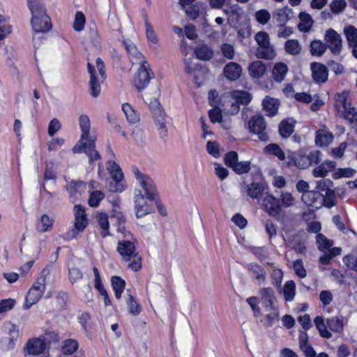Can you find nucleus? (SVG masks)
Returning a JSON list of instances; mask_svg holds the SVG:
<instances>
[{
	"label": "nucleus",
	"instance_id": "obj_59",
	"mask_svg": "<svg viewBox=\"0 0 357 357\" xmlns=\"http://www.w3.org/2000/svg\"><path fill=\"white\" fill-rule=\"evenodd\" d=\"M17 341L10 339L8 337H2L0 339V349L3 351L13 350L16 346Z\"/></svg>",
	"mask_w": 357,
	"mask_h": 357
},
{
	"label": "nucleus",
	"instance_id": "obj_21",
	"mask_svg": "<svg viewBox=\"0 0 357 357\" xmlns=\"http://www.w3.org/2000/svg\"><path fill=\"white\" fill-rule=\"evenodd\" d=\"M280 102L273 98L266 96L262 101L263 109L268 116H274L277 114Z\"/></svg>",
	"mask_w": 357,
	"mask_h": 357
},
{
	"label": "nucleus",
	"instance_id": "obj_62",
	"mask_svg": "<svg viewBox=\"0 0 357 357\" xmlns=\"http://www.w3.org/2000/svg\"><path fill=\"white\" fill-rule=\"evenodd\" d=\"M91 320V315L87 312H82L78 317V321L86 333H88L90 329Z\"/></svg>",
	"mask_w": 357,
	"mask_h": 357
},
{
	"label": "nucleus",
	"instance_id": "obj_48",
	"mask_svg": "<svg viewBox=\"0 0 357 357\" xmlns=\"http://www.w3.org/2000/svg\"><path fill=\"white\" fill-rule=\"evenodd\" d=\"M301 22L298 24V29L300 31L303 32H308L312 26L313 20L311 16L307 13L300 14Z\"/></svg>",
	"mask_w": 357,
	"mask_h": 357
},
{
	"label": "nucleus",
	"instance_id": "obj_13",
	"mask_svg": "<svg viewBox=\"0 0 357 357\" xmlns=\"http://www.w3.org/2000/svg\"><path fill=\"white\" fill-rule=\"evenodd\" d=\"M153 77V73L149 66L144 61L138 70L137 76L134 79V85L139 91H141L147 86Z\"/></svg>",
	"mask_w": 357,
	"mask_h": 357
},
{
	"label": "nucleus",
	"instance_id": "obj_14",
	"mask_svg": "<svg viewBox=\"0 0 357 357\" xmlns=\"http://www.w3.org/2000/svg\"><path fill=\"white\" fill-rule=\"evenodd\" d=\"M333 183L330 179L323 178L317 182V188L324 194L326 200V207L331 208L335 205V191L331 188Z\"/></svg>",
	"mask_w": 357,
	"mask_h": 357
},
{
	"label": "nucleus",
	"instance_id": "obj_17",
	"mask_svg": "<svg viewBox=\"0 0 357 357\" xmlns=\"http://www.w3.org/2000/svg\"><path fill=\"white\" fill-rule=\"evenodd\" d=\"M88 225L87 218H75L73 227L62 235L66 241L76 238L79 233L84 231Z\"/></svg>",
	"mask_w": 357,
	"mask_h": 357
},
{
	"label": "nucleus",
	"instance_id": "obj_60",
	"mask_svg": "<svg viewBox=\"0 0 357 357\" xmlns=\"http://www.w3.org/2000/svg\"><path fill=\"white\" fill-rule=\"evenodd\" d=\"M344 118L349 122L353 123L357 121V109L355 107H351V105L343 109Z\"/></svg>",
	"mask_w": 357,
	"mask_h": 357
},
{
	"label": "nucleus",
	"instance_id": "obj_22",
	"mask_svg": "<svg viewBox=\"0 0 357 357\" xmlns=\"http://www.w3.org/2000/svg\"><path fill=\"white\" fill-rule=\"evenodd\" d=\"M296 121L292 118L282 120L278 126L280 135L282 138H288L294 132Z\"/></svg>",
	"mask_w": 357,
	"mask_h": 357
},
{
	"label": "nucleus",
	"instance_id": "obj_20",
	"mask_svg": "<svg viewBox=\"0 0 357 357\" xmlns=\"http://www.w3.org/2000/svg\"><path fill=\"white\" fill-rule=\"evenodd\" d=\"M249 274L255 278L259 284L266 281V271L264 267L257 263H250L246 266Z\"/></svg>",
	"mask_w": 357,
	"mask_h": 357
},
{
	"label": "nucleus",
	"instance_id": "obj_53",
	"mask_svg": "<svg viewBox=\"0 0 357 357\" xmlns=\"http://www.w3.org/2000/svg\"><path fill=\"white\" fill-rule=\"evenodd\" d=\"M105 198V194L100 190H95L89 194V205L91 207L98 206L100 202Z\"/></svg>",
	"mask_w": 357,
	"mask_h": 357
},
{
	"label": "nucleus",
	"instance_id": "obj_23",
	"mask_svg": "<svg viewBox=\"0 0 357 357\" xmlns=\"http://www.w3.org/2000/svg\"><path fill=\"white\" fill-rule=\"evenodd\" d=\"M241 66L234 62L227 63L223 70L225 77L231 81L238 79L241 77Z\"/></svg>",
	"mask_w": 357,
	"mask_h": 357
},
{
	"label": "nucleus",
	"instance_id": "obj_47",
	"mask_svg": "<svg viewBox=\"0 0 357 357\" xmlns=\"http://www.w3.org/2000/svg\"><path fill=\"white\" fill-rule=\"evenodd\" d=\"M314 322L321 337L325 338L331 337V333L327 330V327L324 323V319L322 316H317L314 318Z\"/></svg>",
	"mask_w": 357,
	"mask_h": 357
},
{
	"label": "nucleus",
	"instance_id": "obj_18",
	"mask_svg": "<svg viewBox=\"0 0 357 357\" xmlns=\"http://www.w3.org/2000/svg\"><path fill=\"white\" fill-rule=\"evenodd\" d=\"M313 80L318 84H323L328 79V71L326 66L318 62L310 63Z\"/></svg>",
	"mask_w": 357,
	"mask_h": 357
},
{
	"label": "nucleus",
	"instance_id": "obj_11",
	"mask_svg": "<svg viewBox=\"0 0 357 357\" xmlns=\"http://www.w3.org/2000/svg\"><path fill=\"white\" fill-rule=\"evenodd\" d=\"M149 108L151 111L155 124L158 126V134L162 139H165L167 136V128L165 125V114L161 109L160 102L154 99L151 101Z\"/></svg>",
	"mask_w": 357,
	"mask_h": 357
},
{
	"label": "nucleus",
	"instance_id": "obj_44",
	"mask_svg": "<svg viewBox=\"0 0 357 357\" xmlns=\"http://www.w3.org/2000/svg\"><path fill=\"white\" fill-rule=\"evenodd\" d=\"M283 294L286 301L291 302L294 300L296 294V285L294 281L289 280L285 282Z\"/></svg>",
	"mask_w": 357,
	"mask_h": 357
},
{
	"label": "nucleus",
	"instance_id": "obj_29",
	"mask_svg": "<svg viewBox=\"0 0 357 357\" xmlns=\"http://www.w3.org/2000/svg\"><path fill=\"white\" fill-rule=\"evenodd\" d=\"M292 13V10L288 7H284L277 9L273 14V19L279 25H285L289 20V14Z\"/></svg>",
	"mask_w": 357,
	"mask_h": 357
},
{
	"label": "nucleus",
	"instance_id": "obj_51",
	"mask_svg": "<svg viewBox=\"0 0 357 357\" xmlns=\"http://www.w3.org/2000/svg\"><path fill=\"white\" fill-rule=\"evenodd\" d=\"M351 105V100L347 91H343L340 94H336V110L340 111L341 109L346 108Z\"/></svg>",
	"mask_w": 357,
	"mask_h": 357
},
{
	"label": "nucleus",
	"instance_id": "obj_58",
	"mask_svg": "<svg viewBox=\"0 0 357 357\" xmlns=\"http://www.w3.org/2000/svg\"><path fill=\"white\" fill-rule=\"evenodd\" d=\"M251 163L250 161L238 162L232 168L237 174H243L248 173L251 169Z\"/></svg>",
	"mask_w": 357,
	"mask_h": 357
},
{
	"label": "nucleus",
	"instance_id": "obj_55",
	"mask_svg": "<svg viewBox=\"0 0 357 357\" xmlns=\"http://www.w3.org/2000/svg\"><path fill=\"white\" fill-rule=\"evenodd\" d=\"M86 23L84 15L81 11L75 13V20L73 22V29L76 31H81L84 29Z\"/></svg>",
	"mask_w": 357,
	"mask_h": 357
},
{
	"label": "nucleus",
	"instance_id": "obj_12",
	"mask_svg": "<svg viewBox=\"0 0 357 357\" xmlns=\"http://www.w3.org/2000/svg\"><path fill=\"white\" fill-rule=\"evenodd\" d=\"M259 202L263 209L270 216L275 218L277 220H280L282 210L279 199L271 194L266 193Z\"/></svg>",
	"mask_w": 357,
	"mask_h": 357
},
{
	"label": "nucleus",
	"instance_id": "obj_25",
	"mask_svg": "<svg viewBox=\"0 0 357 357\" xmlns=\"http://www.w3.org/2000/svg\"><path fill=\"white\" fill-rule=\"evenodd\" d=\"M267 71L266 66L261 61L251 63L248 67V72L252 78L259 79L264 75Z\"/></svg>",
	"mask_w": 357,
	"mask_h": 357
},
{
	"label": "nucleus",
	"instance_id": "obj_34",
	"mask_svg": "<svg viewBox=\"0 0 357 357\" xmlns=\"http://www.w3.org/2000/svg\"><path fill=\"white\" fill-rule=\"evenodd\" d=\"M54 219L46 214H43L36 225V229L38 232L43 233L50 231L53 226Z\"/></svg>",
	"mask_w": 357,
	"mask_h": 357
},
{
	"label": "nucleus",
	"instance_id": "obj_41",
	"mask_svg": "<svg viewBox=\"0 0 357 357\" xmlns=\"http://www.w3.org/2000/svg\"><path fill=\"white\" fill-rule=\"evenodd\" d=\"M197 58L200 60L208 61L213 56V50L207 45L197 46L195 50Z\"/></svg>",
	"mask_w": 357,
	"mask_h": 357
},
{
	"label": "nucleus",
	"instance_id": "obj_32",
	"mask_svg": "<svg viewBox=\"0 0 357 357\" xmlns=\"http://www.w3.org/2000/svg\"><path fill=\"white\" fill-rule=\"evenodd\" d=\"M335 168V162L329 160H326L318 167H315L313 170V176L314 177L324 178L327 175L329 172L333 171Z\"/></svg>",
	"mask_w": 357,
	"mask_h": 357
},
{
	"label": "nucleus",
	"instance_id": "obj_61",
	"mask_svg": "<svg viewBox=\"0 0 357 357\" xmlns=\"http://www.w3.org/2000/svg\"><path fill=\"white\" fill-rule=\"evenodd\" d=\"M280 202L281 207L289 208L294 205L295 199L290 192H282L280 195Z\"/></svg>",
	"mask_w": 357,
	"mask_h": 357
},
{
	"label": "nucleus",
	"instance_id": "obj_9",
	"mask_svg": "<svg viewBox=\"0 0 357 357\" xmlns=\"http://www.w3.org/2000/svg\"><path fill=\"white\" fill-rule=\"evenodd\" d=\"M266 129V122L261 115H255L248 121L249 132L257 135L258 139L261 142H266L269 141V135Z\"/></svg>",
	"mask_w": 357,
	"mask_h": 357
},
{
	"label": "nucleus",
	"instance_id": "obj_16",
	"mask_svg": "<svg viewBox=\"0 0 357 357\" xmlns=\"http://www.w3.org/2000/svg\"><path fill=\"white\" fill-rule=\"evenodd\" d=\"M135 195V215L137 218H140L150 213L151 210L146 202V197L140 190H137Z\"/></svg>",
	"mask_w": 357,
	"mask_h": 357
},
{
	"label": "nucleus",
	"instance_id": "obj_3",
	"mask_svg": "<svg viewBox=\"0 0 357 357\" xmlns=\"http://www.w3.org/2000/svg\"><path fill=\"white\" fill-rule=\"evenodd\" d=\"M88 73L90 75L89 82V92L93 98H98L100 95L102 84L106 79V72L103 61L97 58L96 68L91 63H87Z\"/></svg>",
	"mask_w": 357,
	"mask_h": 357
},
{
	"label": "nucleus",
	"instance_id": "obj_6",
	"mask_svg": "<svg viewBox=\"0 0 357 357\" xmlns=\"http://www.w3.org/2000/svg\"><path fill=\"white\" fill-rule=\"evenodd\" d=\"M301 199L305 205L312 208L303 213L302 216L305 220L307 219V216H309V218L313 217L314 210L320 208L322 206H326V200L324 197V193L319 191L310 190L305 192L303 193Z\"/></svg>",
	"mask_w": 357,
	"mask_h": 357
},
{
	"label": "nucleus",
	"instance_id": "obj_31",
	"mask_svg": "<svg viewBox=\"0 0 357 357\" xmlns=\"http://www.w3.org/2000/svg\"><path fill=\"white\" fill-rule=\"evenodd\" d=\"M288 72V67L284 63H277L274 65L272 75L274 80L276 82H281L284 79V77Z\"/></svg>",
	"mask_w": 357,
	"mask_h": 357
},
{
	"label": "nucleus",
	"instance_id": "obj_38",
	"mask_svg": "<svg viewBox=\"0 0 357 357\" xmlns=\"http://www.w3.org/2000/svg\"><path fill=\"white\" fill-rule=\"evenodd\" d=\"M3 332L6 337H10V339L15 341H17L20 337L18 326L10 321H8L3 324Z\"/></svg>",
	"mask_w": 357,
	"mask_h": 357
},
{
	"label": "nucleus",
	"instance_id": "obj_5",
	"mask_svg": "<svg viewBox=\"0 0 357 357\" xmlns=\"http://www.w3.org/2000/svg\"><path fill=\"white\" fill-rule=\"evenodd\" d=\"M107 155L109 158L107 162V170L110 174L112 181L115 183L114 185H110L109 190L112 192H122L124 190L122 183L123 178V174L120 168V166L116 162L112 160L115 158V154L112 151L110 144L107 146Z\"/></svg>",
	"mask_w": 357,
	"mask_h": 357
},
{
	"label": "nucleus",
	"instance_id": "obj_19",
	"mask_svg": "<svg viewBox=\"0 0 357 357\" xmlns=\"http://www.w3.org/2000/svg\"><path fill=\"white\" fill-rule=\"evenodd\" d=\"M333 134L326 126L317 130L315 132V143L318 146H327L333 142Z\"/></svg>",
	"mask_w": 357,
	"mask_h": 357
},
{
	"label": "nucleus",
	"instance_id": "obj_28",
	"mask_svg": "<svg viewBox=\"0 0 357 357\" xmlns=\"http://www.w3.org/2000/svg\"><path fill=\"white\" fill-rule=\"evenodd\" d=\"M126 296V304L129 313L134 316L139 315L142 311V307L135 298L132 295L130 289H127Z\"/></svg>",
	"mask_w": 357,
	"mask_h": 357
},
{
	"label": "nucleus",
	"instance_id": "obj_8",
	"mask_svg": "<svg viewBox=\"0 0 357 357\" xmlns=\"http://www.w3.org/2000/svg\"><path fill=\"white\" fill-rule=\"evenodd\" d=\"M316 243L318 249L324 252L319 257V262L322 265L329 264L331 260L335 257V248L333 247V241L328 239L322 234H318L316 236Z\"/></svg>",
	"mask_w": 357,
	"mask_h": 357
},
{
	"label": "nucleus",
	"instance_id": "obj_35",
	"mask_svg": "<svg viewBox=\"0 0 357 357\" xmlns=\"http://www.w3.org/2000/svg\"><path fill=\"white\" fill-rule=\"evenodd\" d=\"M264 190L265 185L264 183L253 182L248 185L247 192L250 197L259 199L262 196Z\"/></svg>",
	"mask_w": 357,
	"mask_h": 357
},
{
	"label": "nucleus",
	"instance_id": "obj_56",
	"mask_svg": "<svg viewBox=\"0 0 357 357\" xmlns=\"http://www.w3.org/2000/svg\"><path fill=\"white\" fill-rule=\"evenodd\" d=\"M12 31V26L6 22L4 16L0 14V41L6 38Z\"/></svg>",
	"mask_w": 357,
	"mask_h": 357
},
{
	"label": "nucleus",
	"instance_id": "obj_45",
	"mask_svg": "<svg viewBox=\"0 0 357 357\" xmlns=\"http://www.w3.org/2000/svg\"><path fill=\"white\" fill-rule=\"evenodd\" d=\"M143 19L146 27V34L148 40L153 44L158 43V37L155 33L149 21L148 15L145 12H143Z\"/></svg>",
	"mask_w": 357,
	"mask_h": 357
},
{
	"label": "nucleus",
	"instance_id": "obj_40",
	"mask_svg": "<svg viewBox=\"0 0 357 357\" xmlns=\"http://www.w3.org/2000/svg\"><path fill=\"white\" fill-rule=\"evenodd\" d=\"M286 52L292 56H297L301 52L302 47L298 40L289 39L284 43Z\"/></svg>",
	"mask_w": 357,
	"mask_h": 357
},
{
	"label": "nucleus",
	"instance_id": "obj_2",
	"mask_svg": "<svg viewBox=\"0 0 357 357\" xmlns=\"http://www.w3.org/2000/svg\"><path fill=\"white\" fill-rule=\"evenodd\" d=\"M28 8L31 13V24L36 33H45L52 29L50 17L42 0H26Z\"/></svg>",
	"mask_w": 357,
	"mask_h": 357
},
{
	"label": "nucleus",
	"instance_id": "obj_15",
	"mask_svg": "<svg viewBox=\"0 0 357 357\" xmlns=\"http://www.w3.org/2000/svg\"><path fill=\"white\" fill-rule=\"evenodd\" d=\"M288 166H295L299 169H305L309 167L307 154L303 151L287 152Z\"/></svg>",
	"mask_w": 357,
	"mask_h": 357
},
{
	"label": "nucleus",
	"instance_id": "obj_26",
	"mask_svg": "<svg viewBox=\"0 0 357 357\" xmlns=\"http://www.w3.org/2000/svg\"><path fill=\"white\" fill-rule=\"evenodd\" d=\"M79 124L82 131V135L79 139V143H82L84 140L89 141V131L91 129V122L87 115L82 114L79 118Z\"/></svg>",
	"mask_w": 357,
	"mask_h": 357
},
{
	"label": "nucleus",
	"instance_id": "obj_64",
	"mask_svg": "<svg viewBox=\"0 0 357 357\" xmlns=\"http://www.w3.org/2000/svg\"><path fill=\"white\" fill-rule=\"evenodd\" d=\"M300 349L303 352L305 357H328V356L324 352L317 356L314 349L310 344L305 345Z\"/></svg>",
	"mask_w": 357,
	"mask_h": 357
},
{
	"label": "nucleus",
	"instance_id": "obj_52",
	"mask_svg": "<svg viewBox=\"0 0 357 357\" xmlns=\"http://www.w3.org/2000/svg\"><path fill=\"white\" fill-rule=\"evenodd\" d=\"M78 349V342L73 339L66 340L63 342L61 351L63 354L71 355Z\"/></svg>",
	"mask_w": 357,
	"mask_h": 357
},
{
	"label": "nucleus",
	"instance_id": "obj_7",
	"mask_svg": "<svg viewBox=\"0 0 357 357\" xmlns=\"http://www.w3.org/2000/svg\"><path fill=\"white\" fill-rule=\"evenodd\" d=\"M43 271L41 275L37 278L36 282L27 293L24 307L29 309L31 305L38 303L46 289V277Z\"/></svg>",
	"mask_w": 357,
	"mask_h": 357
},
{
	"label": "nucleus",
	"instance_id": "obj_24",
	"mask_svg": "<svg viewBox=\"0 0 357 357\" xmlns=\"http://www.w3.org/2000/svg\"><path fill=\"white\" fill-rule=\"evenodd\" d=\"M84 153L89 157V162L91 165L95 161L100 160L101 157L98 151L96 149V138L90 137L88 143H84Z\"/></svg>",
	"mask_w": 357,
	"mask_h": 357
},
{
	"label": "nucleus",
	"instance_id": "obj_36",
	"mask_svg": "<svg viewBox=\"0 0 357 357\" xmlns=\"http://www.w3.org/2000/svg\"><path fill=\"white\" fill-rule=\"evenodd\" d=\"M111 284L114 291L115 297L117 299H120L125 289V280L119 276H112L111 278Z\"/></svg>",
	"mask_w": 357,
	"mask_h": 357
},
{
	"label": "nucleus",
	"instance_id": "obj_1",
	"mask_svg": "<svg viewBox=\"0 0 357 357\" xmlns=\"http://www.w3.org/2000/svg\"><path fill=\"white\" fill-rule=\"evenodd\" d=\"M126 239L118 242L116 250L121 257L122 261L127 264L128 268L137 272L142 268V257L137 252L133 236L130 231L124 234Z\"/></svg>",
	"mask_w": 357,
	"mask_h": 357
},
{
	"label": "nucleus",
	"instance_id": "obj_63",
	"mask_svg": "<svg viewBox=\"0 0 357 357\" xmlns=\"http://www.w3.org/2000/svg\"><path fill=\"white\" fill-rule=\"evenodd\" d=\"M325 44L329 45L328 49L332 53H335V30L329 29L326 31L324 35Z\"/></svg>",
	"mask_w": 357,
	"mask_h": 357
},
{
	"label": "nucleus",
	"instance_id": "obj_30",
	"mask_svg": "<svg viewBox=\"0 0 357 357\" xmlns=\"http://www.w3.org/2000/svg\"><path fill=\"white\" fill-rule=\"evenodd\" d=\"M261 301L266 307L273 309V300L275 292L271 287H264L259 290Z\"/></svg>",
	"mask_w": 357,
	"mask_h": 357
},
{
	"label": "nucleus",
	"instance_id": "obj_27",
	"mask_svg": "<svg viewBox=\"0 0 357 357\" xmlns=\"http://www.w3.org/2000/svg\"><path fill=\"white\" fill-rule=\"evenodd\" d=\"M328 46L320 40H313L309 46L310 53L313 56L320 57L326 52Z\"/></svg>",
	"mask_w": 357,
	"mask_h": 357
},
{
	"label": "nucleus",
	"instance_id": "obj_42",
	"mask_svg": "<svg viewBox=\"0 0 357 357\" xmlns=\"http://www.w3.org/2000/svg\"><path fill=\"white\" fill-rule=\"evenodd\" d=\"M231 97L235 100V102L239 105H248L252 100L251 94L245 91H233L231 92Z\"/></svg>",
	"mask_w": 357,
	"mask_h": 357
},
{
	"label": "nucleus",
	"instance_id": "obj_50",
	"mask_svg": "<svg viewBox=\"0 0 357 357\" xmlns=\"http://www.w3.org/2000/svg\"><path fill=\"white\" fill-rule=\"evenodd\" d=\"M93 272L94 274V288L101 296H103L107 294V291L102 282L100 271L96 267H93Z\"/></svg>",
	"mask_w": 357,
	"mask_h": 357
},
{
	"label": "nucleus",
	"instance_id": "obj_33",
	"mask_svg": "<svg viewBox=\"0 0 357 357\" xmlns=\"http://www.w3.org/2000/svg\"><path fill=\"white\" fill-rule=\"evenodd\" d=\"M96 221L98 224V226L102 229L101 236L105 238L109 235V218L107 213L99 212L96 215Z\"/></svg>",
	"mask_w": 357,
	"mask_h": 357
},
{
	"label": "nucleus",
	"instance_id": "obj_39",
	"mask_svg": "<svg viewBox=\"0 0 357 357\" xmlns=\"http://www.w3.org/2000/svg\"><path fill=\"white\" fill-rule=\"evenodd\" d=\"M276 54L275 50L270 44L259 47L257 50L256 56L259 59H264L267 60L273 59Z\"/></svg>",
	"mask_w": 357,
	"mask_h": 357
},
{
	"label": "nucleus",
	"instance_id": "obj_54",
	"mask_svg": "<svg viewBox=\"0 0 357 357\" xmlns=\"http://www.w3.org/2000/svg\"><path fill=\"white\" fill-rule=\"evenodd\" d=\"M202 7V5L201 3H197L195 4H192L190 6H188L183 10H185L186 15L190 19L195 20L199 17Z\"/></svg>",
	"mask_w": 357,
	"mask_h": 357
},
{
	"label": "nucleus",
	"instance_id": "obj_57",
	"mask_svg": "<svg viewBox=\"0 0 357 357\" xmlns=\"http://www.w3.org/2000/svg\"><path fill=\"white\" fill-rule=\"evenodd\" d=\"M112 217L116 218L118 224L117 230L124 234H126L128 231L126 230L123 225L126 222V218L124 215L121 211H114Z\"/></svg>",
	"mask_w": 357,
	"mask_h": 357
},
{
	"label": "nucleus",
	"instance_id": "obj_46",
	"mask_svg": "<svg viewBox=\"0 0 357 357\" xmlns=\"http://www.w3.org/2000/svg\"><path fill=\"white\" fill-rule=\"evenodd\" d=\"M122 110L124 112L126 119L130 123H137L139 120V116L135 110L128 103L122 105Z\"/></svg>",
	"mask_w": 357,
	"mask_h": 357
},
{
	"label": "nucleus",
	"instance_id": "obj_37",
	"mask_svg": "<svg viewBox=\"0 0 357 357\" xmlns=\"http://www.w3.org/2000/svg\"><path fill=\"white\" fill-rule=\"evenodd\" d=\"M264 152L267 155L277 157L281 161L284 160L286 158L284 152L277 144L273 143L266 146L264 149Z\"/></svg>",
	"mask_w": 357,
	"mask_h": 357
},
{
	"label": "nucleus",
	"instance_id": "obj_4",
	"mask_svg": "<svg viewBox=\"0 0 357 357\" xmlns=\"http://www.w3.org/2000/svg\"><path fill=\"white\" fill-rule=\"evenodd\" d=\"M24 357H50L48 342L44 337H32L24 344Z\"/></svg>",
	"mask_w": 357,
	"mask_h": 357
},
{
	"label": "nucleus",
	"instance_id": "obj_10",
	"mask_svg": "<svg viewBox=\"0 0 357 357\" xmlns=\"http://www.w3.org/2000/svg\"><path fill=\"white\" fill-rule=\"evenodd\" d=\"M135 175L139 185L144 191V197L149 201H156L158 198V194L153 179L147 175L142 174L137 169L135 170Z\"/></svg>",
	"mask_w": 357,
	"mask_h": 357
},
{
	"label": "nucleus",
	"instance_id": "obj_43",
	"mask_svg": "<svg viewBox=\"0 0 357 357\" xmlns=\"http://www.w3.org/2000/svg\"><path fill=\"white\" fill-rule=\"evenodd\" d=\"M344 33L346 36L349 47L357 43V29L353 25H348L344 28Z\"/></svg>",
	"mask_w": 357,
	"mask_h": 357
},
{
	"label": "nucleus",
	"instance_id": "obj_49",
	"mask_svg": "<svg viewBox=\"0 0 357 357\" xmlns=\"http://www.w3.org/2000/svg\"><path fill=\"white\" fill-rule=\"evenodd\" d=\"M93 272L94 274V288L101 296H103L107 294V291L102 282L100 271L96 267H93Z\"/></svg>",
	"mask_w": 357,
	"mask_h": 357
}]
</instances>
